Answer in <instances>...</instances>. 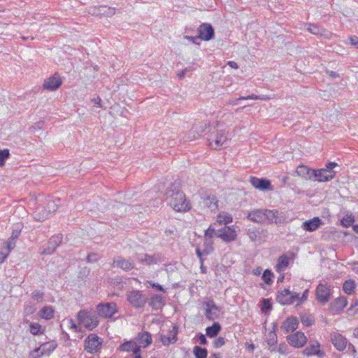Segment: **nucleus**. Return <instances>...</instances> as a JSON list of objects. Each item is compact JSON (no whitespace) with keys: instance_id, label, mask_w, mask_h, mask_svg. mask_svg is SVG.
Segmentation results:
<instances>
[{"instance_id":"nucleus-1","label":"nucleus","mask_w":358,"mask_h":358,"mask_svg":"<svg viewBox=\"0 0 358 358\" xmlns=\"http://www.w3.org/2000/svg\"><path fill=\"white\" fill-rule=\"evenodd\" d=\"M167 203L177 212H187L190 210L191 205L187 201L185 194L178 186L173 184L166 192Z\"/></svg>"},{"instance_id":"nucleus-2","label":"nucleus","mask_w":358,"mask_h":358,"mask_svg":"<svg viewBox=\"0 0 358 358\" xmlns=\"http://www.w3.org/2000/svg\"><path fill=\"white\" fill-rule=\"evenodd\" d=\"M247 218L253 222L262 223L267 220L270 223H280L282 219L278 210L255 209L248 213Z\"/></svg>"},{"instance_id":"nucleus-3","label":"nucleus","mask_w":358,"mask_h":358,"mask_svg":"<svg viewBox=\"0 0 358 358\" xmlns=\"http://www.w3.org/2000/svg\"><path fill=\"white\" fill-rule=\"evenodd\" d=\"M78 320L80 324L83 325L88 330H92L99 324V320L93 312L80 310L78 313Z\"/></svg>"},{"instance_id":"nucleus-4","label":"nucleus","mask_w":358,"mask_h":358,"mask_svg":"<svg viewBox=\"0 0 358 358\" xmlns=\"http://www.w3.org/2000/svg\"><path fill=\"white\" fill-rule=\"evenodd\" d=\"M129 303L136 308H143L148 301L147 297L139 290H131L127 294Z\"/></svg>"},{"instance_id":"nucleus-5","label":"nucleus","mask_w":358,"mask_h":358,"mask_svg":"<svg viewBox=\"0 0 358 358\" xmlns=\"http://www.w3.org/2000/svg\"><path fill=\"white\" fill-rule=\"evenodd\" d=\"M228 138L225 129L217 130L216 133H212L208 139L209 145L214 150L220 149L227 143Z\"/></svg>"},{"instance_id":"nucleus-6","label":"nucleus","mask_w":358,"mask_h":358,"mask_svg":"<svg viewBox=\"0 0 358 358\" xmlns=\"http://www.w3.org/2000/svg\"><path fill=\"white\" fill-rule=\"evenodd\" d=\"M102 343V338L95 334H90L85 341V350L90 353L96 352L101 348Z\"/></svg>"},{"instance_id":"nucleus-7","label":"nucleus","mask_w":358,"mask_h":358,"mask_svg":"<svg viewBox=\"0 0 358 358\" xmlns=\"http://www.w3.org/2000/svg\"><path fill=\"white\" fill-rule=\"evenodd\" d=\"M98 315L104 318L112 317L117 311L115 303H101L96 306Z\"/></svg>"},{"instance_id":"nucleus-8","label":"nucleus","mask_w":358,"mask_h":358,"mask_svg":"<svg viewBox=\"0 0 358 358\" xmlns=\"http://www.w3.org/2000/svg\"><path fill=\"white\" fill-rule=\"evenodd\" d=\"M298 298V293L291 292L288 289L278 292L276 295V301L282 305L292 304Z\"/></svg>"},{"instance_id":"nucleus-9","label":"nucleus","mask_w":358,"mask_h":358,"mask_svg":"<svg viewBox=\"0 0 358 358\" xmlns=\"http://www.w3.org/2000/svg\"><path fill=\"white\" fill-rule=\"evenodd\" d=\"M336 172L334 170H328L326 169H314L313 174V180L320 182L329 181L334 178Z\"/></svg>"},{"instance_id":"nucleus-10","label":"nucleus","mask_w":358,"mask_h":358,"mask_svg":"<svg viewBox=\"0 0 358 358\" xmlns=\"http://www.w3.org/2000/svg\"><path fill=\"white\" fill-rule=\"evenodd\" d=\"M315 294L319 302L326 303L331 299V287L327 284L320 283L316 287Z\"/></svg>"},{"instance_id":"nucleus-11","label":"nucleus","mask_w":358,"mask_h":358,"mask_svg":"<svg viewBox=\"0 0 358 358\" xmlns=\"http://www.w3.org/2000/svg\"><path fill=\"white\" fill-rule=\"evenodd\" d=\"M88 13L92 15L111 17L115 13V8L107 6H90Z\"/></svg>"},{"instance_id":"nucleus-12","label":"nucleus","mask_w":358,"mask_h":358,"mask_svg":"<svg viewBox=\"0 0 358 358\" xmlns=\"http://www.w3.org/2000/svg\"><path fill=\"white\" fill-rule=\"evenodd\" d=\"M205 306V315L207 319L214 320L218 317L220 308L216 306L215 302L209 300L204 303Z\"/></svg>"},{"instance_id":"nucleus-13","label":"nucleus","mask_w":358,"mask_h":358,"mask_svg":"<svg viewBox=\"0 0 358 358\" xmlns=\"http://www.w3.org/2000/svg\"><path fill=\"white\" fill-rule=\"evenodd\" d=\"M62 242V234H57L52 236L48 241L47 247L43 249L41 253L43 255H51L55 251L56 248L61 244Z\"/></svg>"},{"instance_id":"nucleus-14","label":"nucleus","mask_w":358,"mask_h":358,"mask_svg":"<svg viewBox=\"0 0 358 358\" xmlns=\"http://www.w3.org/2000/svg\"><path fill=\"white\" fill-rule=\"evenodd\" d=\"M288 343L296 348L303 347L306 341L307 338L304 334L301 331H297L294 334H291L287 337Z\"/></svg>"},{"instance_id":"nucleus-15","label":"nucleus","mask_w":358,"mask_h":358,"mask_svg":"<svg viewBox=\"0 0 358 358\" xmlns=\"http://www.w3.org/2000/svg\"><path fill=\"white\" fill-rule=\"evenodd\" d=\"M199 38L201 40L210 41L214 36V29L211 24L203 23L198 29Z\"/></svg>"},{"instance_id":"nucleus-16","label":"nucleus","mask_w":358,"mask_h":358,"mask_svg":"<svg viewBox=\"0 0 358 358\" xmlns=\"http://www.w3.org/2000/svg\"><path fill=\"white\" fill-rule=\"evenodd\" d=\"M236 232L229 227H224L222 229L217 230L216 236L225 242H231L236 238Z\"/></svg>"},{"instance_id":"nucleus-17","label":"nucleus","mask_w":358,"mask_h":358,"mask_svg":"<svg viewBox=\"0 0 358 358\" xmlns=\"http://www.w3.org/2000/svg\"><path fill=\"white\" fill-rule=\"evenodd\" d=\"M331 341L334 347L339 351H343L347 347V339L341 334H331Z\"/></svg>"},{"instance_id":"nucleus-18","label":"nucleus","mask_w":358,"mask_h":358,"mask_svg":"<svg viewBox=\"0 0 358 358\" xmlns=\"http://www.w3.org/2000/svg\"><path fill=\"white\" fill-rule=\"evenodd\" d=\"M62 80L56 74L45 79L43 83V88L49 91H54L62 85Z\"/></svg>"},{"instance_id":"nucleus-19","label":"nucleus","mask_w":358,"mask_h":358,"mask_svg":"<svg viewBox=\"0 0 358 358\" xmlns=\"http://www.w3.org/2000/svg\"><path fill=\"white\" fill-rule=\"evenodd\" d=\"M136 259L140 264L145 266L157 264L159 260V258L157 255H150L145 253L136 254Z\"/></svg>"},{"instance_id":"nucleus-20","label":"nucleus","mask_w":358,"mask_h":358,"mask_svg":"<svg viewBox=\"0 0 358 358\" xmlns=\"http://www.w3.org/2000/svg\"><path fill=\"white\" fill-rule=\"evenodd\" d=\"M303 354L307 356L317 355L319 357H324L325 353L320 349V344L317 341L310 343L303 350Z\"/></svg>"},{"instance_id":"nucleus-21","label":"nucleus","mask_w":358,"mask_h":358,"mask_svg":"<svg viewBox=\"0 0 358 358\" xmlns=\"http://www.w3.org/2000/svg\"><path fill=\"white\" fill-rule=\"evenodd\" d=\"M115 266L124 271H129L135 267L134 262L130 259H125L121 257H117L113 261Z\"/></svg>"},{"instance_id":"nucleus-22","label":"nucleus","mask_w":358,"mask_h":358,"mask_svg":"<svg viewBox=\"0 0 358 358\" xmlns=\"http://www.w3.org/2000/svg\"><path fill=\"white\" fill-rule=\"evenodd\" d=\"M322 224V220L318 217L303 222L301 227L308 231H315Z\"/></svg>"},{"instance_id":"nucleus-23","label":"nucleus","mask_w":358,"mask_h":358,"mask_svg":"<svg viewBox=\"0 0 358 358\" xmlns=\"http://www.w3.org/2000/svg\"><path fill=\"white\" fill-rule=\"evenodd\" d=\"M289 257L287 255H282L279 257L278 259V263L275 266V270L277 272L280 273L285 270V268L289 265V260L292 259L294 257V254L292 252L289 253Z\"/></svg>"},{"instance_id":"nucleus-24","label":"nucleus","mask_w":358,"mask_h":358,"mask_svg":"<svg viewBox=\"0 0 358 358\" xmlns=\"http://www.w3.org/2000/svg\"><path fill=\"white\" fill-rule=\"evenodd\" d=\"M50 210H48L46 207L43 205H40L34 213V218L35 220L43 222L50 217Z\"/></svg>"},{"instance_id":"nucleus-25","label":"nucleus","mask_w":358,"mask_h":358,"mask_svg":"<svg viewBox=\"0 0 358 358\" xmlns=\"http://www.w3.org/2000/svg\"><path fill=\"white\" fill-rule=\"evenodd\" d=\"M136 341L141 346L146 348L151 344L152 339L151 334L149 332L141 331L137 334Z\"/></svg>"},{"instance_id":"nucleus-26","label":"nucleus","mask_w":358,"mask_h":358,"mask_svg":"<svg viewBox=\"0 0 358 358\" xmlns=\"http://www.w3.org/2000/svg\"><path fill=\"white\" fill-rule=\"evenodd\" d=\"M251 184L257 189L260 190H266L270 188L271 182L269 180L256 177L250 178Z\"/></svg>"},{"instance_id":"nucleus-27","label":"nucleus","mask_w":358,"mask_h":358,"mask_svg":"<svg viewBox=\"0 0 358 358\" xmlns=\"http://www.w3.org/2000/svg\"><path fill=\"white\" fill-rule=\"evenodd\" d=\"M298 320L294 317H288L283 322L281 328L285 330V333L294 331L298 327Z\"/></svg>"},{"instance_id":"nucleus-28","label":"nucleus","mask_w":358,"mask_h":358,"mask_svg":"<svg viewBox=\"0 0 358 358\" xmlns=\"http://www.w3.org/2000/svg\"><path fill=\"white\" fill-rule=\"evenodd\" d=\"M313 170L304 165H299L296 170V173L299 177L306 180H313Z\"/></svg>"},{"instance_id":"nucleus-29","label":"nucleus","mask_w":358,"mask_h":358,"mask_svg":"<svg viewBox=\"0 0 358 358\" xmlns=\"http://www.w3.org/2000/svg\"><path fill=\"white\" fill-rule=\"evenodd\" d=\"M348 304L345 297H339L334 301L331 304V309L333 312L338 313L343 310Z\"/></svg>"},{"instance_id":"nucleus-30","label":"nucleus","mask_w":358,"mask_h":358,"mask_svg":"<svg viewBox=\"0 0 358 358\" xmlns=\"http://www.w3.org/2000/svg\"><path fill=\"white\" fill-rule=\"evenodd\" d=\"M57 346V343L52 341L41 345V346L38 347V350H40L41 353L43 355V356H49L56 349Z\"/></svg>"},{"instance_id":"nucleus-31","label":"nucleus","mask_w":358,"mask_h":358,"mask_svg":"<svg viewBox=\"0 0 358 358\" xmlns=\"http://www.w3.org/2000/svg\"><path fill=\"white\" fill-rule=\"evenodd\" d=\"M178 334V329L176 327H173L171 330L169 331L168 336L161 335V341L164 345H169L171 343H174L177 341L176 335Z\"/></svg>"},{"instance_id":"nucleus-32","label":"nucleus","mask_w":358,"mask_h":358,"mask_svg":"<svg viewBox=\"0 0 358 358\" xmlns=\"http://www.w3.org/2000/svg\"><path fill=\"white\" fill-rule=\"evenodd\" d=\"M200 124L201 125H194L189 131V135L194 133L192 136L193 138L201 136L205 132L206 129L209 127V123L208 122H201Z\"/></svg>"},{"instance_id":"nucleus-33","label":"nucleus","mask_w":358,"mask_h":358,"mask_svg":"<svg viewBox=\"0 0 358 358\" xmlns=\"http://www.w3.org/2000/svg\"><path fill=\"white\" fill-rule=\"evenodd\" d=\"M307 30L313 34L321 36H325L326 38H329V33L324 28L319 27L314 24H309L308 25Z\"/></svg>"},{"instance_id":"nucleus-34","label":"nucleus","mask_w":358,"mask_h":358,"mask_svg":"<svg viewBox=\"0 0 358 358\" xmlns=\"http://www.w3.org/2000/svg\"><path fill=\"white\" fill-rule=\"evenodd\" d=\"M204 205L211 211L218 209V200L215 195H208L203 199Z\"/></svg>"},{"instance_id":"nucleus-35","label":"nucleus","mask_w":358,"mask_h":358,"mask_svg":"<svg viewBox=\"0 0 358 358\" xmlns=\"http://www.w3.org/2000/svg\"><path fill=\"white\" fill-rule=\"evenodd\" d=\"M164 304V298L159 294H154L150 300L149 305L152 308V309H159Z\"/></svg>"},{"instance_id":"nucleus-36","label":"nucleus","mask_w":358,"mask_h":358,"mask_svg":"<svg viewBox=\"0 0 358 358\" xmlns=\"http://www.w3.org/2000/svg\"><path fill=\"white\" fill-rule=\"evenodd\" d=\"M55 310L52 306H45L39 312L38 316L45 320H50L54 317Z\"/></svg>"},{"instance_id":"nucleus-37","label":"nucleus","mask_w":358,"mask_h":358,"mask_svg":"<svg viewBox=\"0 0 358 358\" xmlns=\"http://www.w3.org/2000/svg\"><path fill=\"white\" fill-rule=\"evenodd\" d=\"M40 202L43 203V205H45L48 210H50V214L57 210V206L54 201L48 197H43L41 199H38Z\"/></svg>"},{"instance_id":"nucleus-38","label":"nucleus","mask_w":358,"mask_h":358,"mask_svg":"<svg viewBox=\"0 0 358 358\" xmlns=\"http://www.w3.org/2000/svg\"><path fill=\"white\" fill-rule=\"evenodd\" d=\"M221 330V326L217 322H214L210 327L206 328V335L210 338L216 336Z\"/></svg>"},{"instance_id":"nucleus-39","label":"nucleus","mask_w":358,"mask_h":358,"mask_svg":"<svg viewBox=\"0 0 358 358\" xmlns=\"http://www.w3.org/2000/svg\"><path fill=\"white\" fill-rule=\"evenodd\" d=\"M301 321L303 325L310 327L314 324L315 318L313 315L305 313L301 315Z\"/></svg>"},{"instance_id":"nucleus-40","label":"nucleus","mask_w":358,"mask_h":358,"mask_svg":"<svg viewBox=\"0 0 358 358\" xmlns=\"http://www.w3.org/2000/svg\"><path fill=\"white\" fill-rule=\"evenodd\" d=\"M355 288V281L352 280H345L343 285V290L347 294H351Z\"/></svg>"},{"instance_id":"nucleus-41","label":"nucleus","mask_w":358,"mask_h":358,"mask_svg":"<svg viewBox=\"0 0 358 358\" xmlns=\"http://www.w3.org/2000/svg\"><path fill=\"white\" fill-rule=\"evenodd\" d=\"M29 331L32 335L36 336L43 334L44 330L38 322H34L29 323Z\"/></svg>"},{"instance_id":"nucleus-42","label":"nucleus","mask_w":358,"mask_h":358,"mask_svg":"<svg viewBox=\"0 0 358 358\" xmlns=\"http://www.w3.org/2000/svg\"><path fill=\"white\" fill-rule=\"evenodd\" d=\"M193 352L196 358H206L208 355L207 350L198 345L194 346Z\"/></svg>"},{"instance_id":"nucleus-43","label":"nucleus","mask_w":358,"mask_h":358,"mask_svg":"<svg viewBox=\"0 0 358 358\" xmlns=\"http://www.w3.org/2000/svg\"><path fill=\"white\" fill-rule=\"evenodd\" d=\"M355 222L354 216L352 214L345 215L341 220V224L344 227H350Z\"/></svg>"},{"instance_id":"nucleus-44","label":"nucleus","mask_w":358,"mask_h":358,"mask_svg":"<svg viewBox=\"0 0 358 358\" xmlns=\"http://www.w3.org/2000/svg\"><path fill=\"white\" fill-rule=\"evenodd\" d=\"M238 99H243V100H248V99H253V100H264V101H268L270 99V97H268V96L266 95H262V96H258V95H256V94H251V95H249V96H240L238 98Z\"/></svg>"},{"instance_id":"nucleus-45","label":"nucleus","mask_w":358,"mask_h":358,"mask_svg":"<svg viewBox=\"0 0 358 358\" xmlns=\"http://www.w3.org/2000/svg\"><path fill=\"white\" fill-rule=\"evenodd\" d=\"M203 246H204V248L203 250V253L204 254V255H208L213 252V247L212 240L204 239Z\"/></svg>"},{"instance_id":"nucleus-46","label":"nucleus","mask_w":358,"mask_h":358,"mask_svg":"<svg viewBox=\"0 0 358 358\" xmlns=\"http://www.w3.org/2000/svg\"><path fill=\"white\" fill-rule=\"evenodd\" d=\"M217 233V231H216V229L213 227V224H210V227L205 231L204 239L211 240L214 236H216Z\"/></svg>"},{"instance_id":"nucleus-47","label":"nucleus","mask_w":358,"mask_h":358,"mask_svg":"<svg viewBox=\"0 0 358 358\" xmlns=\"http://www.w3.org/2000/svg\"><path fill=\"white\" fill-rule=\"evenodd\" d=\"M8 149L0 150V167L5 164V161L10 157Z\"/></svg>"},{"instance_id":"nucleus-48","label":"nucleus","mask_w":358,"mask_h":358,"mask_svg":"<svg viewBox=\"0 0 358 358\" xmlns=\"http://www.w3.org/2000/svg\"><path fill=\"white\" fill-rule=\"evenodd\" d=\"M134 343L135 342L131 341H126L120 345L119 350L122 352H131Z\"/></svg>"},{"instance_id":"nucleus-49","label":"nucleus","mask_w":358,"mask_h":358,"mask_svg":"<svg viewBox=\"0 0 358 358\" xmlns=\"http://www.w3.org/2000/svg\"><path fill=\"white\" fill-rule=\"evenodd\" d=\"M273 277V273L270 271L266 269L263 275H262V279L264 281V282L267 285H271L273 282L272 278Z\"/></svg>"},{"instance_id":"nucleus-50","label":"nucleus","mask_w":358,"mask_h":358,"mask_svg":"<svg viewBox=\"0 0 358 358\" xmlns=\"http://www.w3.org/2000/svg\"><path fill=\"white\" fill-rule=\"evenodd\" d=\"M101 256L99 253L92 252L87 256L86 260L87 263H94L101 259Z\"/></svg>"},{"instance_id":"nucleus-51","label":"nucleus","mask_w":358,"mask_h":358,"mask_svg":"<svg viewBox=\"0 0 358 358\" xmlns=\"http://www.w3.org/2000/svg\"><path fill=\"white\" fill-rule=\"evenodd\" d=\"M31 296L33 299L37 301H42L44 293L40 290H35L31 293Z\"/></svg>"},{"instance_id":"nucleus-52","label":"nucleus","mask_w":358,"mask_h":358,"mask_svg":"<svg viewBox=\"0 0 358 358\" xmlns=\"http://www.w3.org/2000/svg\"><path fill=\"white\" fill-rule=\"evenodd\" d=\"M271 303L268 299H264L262 300V310L264 313H266L267 311L271 310Z\"/></svg>"},{"instance_id":"nucleus-53","label":"nucleus","mask_w":358,"mask_h":358,"mask_svg":"<svg viewBox=\"0 0 358 358\" xmlns=\"http://www.w3.org/2000/svg\"><path fill=\"white\" fill-rule=\"evenodd\" d=\"M36 308L33 305H27L24 310V316L30 315L35 313Z\"/></svg>"},{"instance_id":"nucleus-54","label":"nucleus","mask_w":358,"mask_h":358,"mask_svg":"<svg viewBox=\"0 0 358 358\" xmlns=\"http://www.w3.org/2000/svg\"><path fill=\"white\" fill-rule=\"evenodd\" d=\"M43 355L41 353L40 350H38V348H35L32 351L29 352V358H41L43 357Z\"/></svg>"},{"instance_id":"nucleus-55","label":"nucleus","mask_w":358,"mask_h":358,"mask_svg":"<svg viewBox=\"0 0 358 358\" xmlns=\"http://www.w3.org/2000/svg\"><path fill=\"white\" fill-rule=\"evenodd\" d=\"M15 241L16 240L15 239H12V238H9L6 245V252L10 253V252L15 248Z\"/></svg>"},{"instance_id":"nucleus-56","label":"nucleus","mask_w":358,"mask_h":358,"mask_svg":"<svg viewBox=\"0 0 358 358\" xmlns=\"http://www.w3.org/2000/svg\"><path fill=\"white\" fill-rule=\"evenodd\" d=\"M248 236L250 238L252 241H255L258 236V233L257 231L253 229H249L248 231Z\"/></svg>"},{"instance_id":"nucleus-57","label":"nucleus","mask_w":358,"mask_h":358,"mask_svg":"<svg viewBox=\"0 0 358 358\" xmlns=\"http://www.w3.org/2000/svg\"><path fill=\"white\" fill-rule=\"evenodd\" d=\"M225 343V340L223 337H218L214 341V345L215 348H220Z\"/></svg>"},{"instance_id":"nucleus-58","label":"nucleus","mask_w":358,"mask_h":358,"mask_svg":"<svg viewBox=\"0 0 358 358\" xmlns=\"http://www.w3.org/2000/svg\"><path fill=\"white\" fill-rule=\"evenodd\" d=\"M21 232V228L20 227H17L15 229L13 230L12 234L10 238H12V239H17Z\"/></svg>"},{"instance_id":"nucleus-59","label":"nucleus","mask_w":358,"mask_h":358,"mask_svg":"<svg viewBox=\"0 0 358 358\" xmlns=\"http://www.w3.org/2000/svg\"><path fill=\"white\" fill-rule=\"evenodd\" d=\"M192 70V69L191 67H187L185 69H182L178 73V78L180 80L182 79L185 76L186 73Z\"/></svg>"},{"instance_id":"nucleus-60","label":"nucleus","mask_w":358,"mask_h":358,"mask_svg":"<svg viewBox=\"0 0 358 358\" xmlns=\"http://www.w3.org/2000/svg\"><path fill=\"white\" fill-rule=\"evenodd\" d=\"M141 345H138L136 344V342L134 343V345H133V348H132V352L135 355H140V352H141Z\"/></svg>"},{"instance_id":"nucleus-61","label":"nucleus","mask_w":358,"mask_h":358,"mask_svg":"<svg viewBox=\"0 0 358 358\" xmlns=\"http://www.w3.org/2000/svg\"><path fill=\"white\" fill-rule=\"evenodd\" d=\"M308 290L306 289L302 294V296L300 297L299 296V298L296 299V301H298L299 302H300L301 303H303V301H305L306 299H307V297H308Z\"/></svg>"},{"instance_id":"nucleus-62","label":"nucleus","mask_w":358,"mask_h":358,"mask_svg":"<svg viewBox=\"0 0 358 358\" xmlns=\"http://www.w3.org/2000/svg\"><path fill=\"white\" fill-rule=\"evenodd\" d=\"M196 254L197 255V257H199V262L200 263H203L204 262V259L203 258V255H204L203 253V250L201 251L199 248H197L196 249Z\"/></svg>"},{"instance_id":"nucleus-63","label":"nucleus","mask_w":358,"mask_h":358,"mask_svg":"<svg viewBox=\"0 0 358 358\" xmlns=\"http://www.w3.org/2000/svg\"><path fill=\"white\" fill-rule=\"evenodd\" d=\"M350 43L352 45L358 48V38L357 36H352L350 38Z\"/></svg>"},{"instance_id":"nucleus-64","label":"nucleus","mask_w":358,"mask_h":358,"mask_svg":"<svg viewBox=\"0 0 358 358\" xmlns=\"http://www.w3.org/2000/svg\"><path fill=\"white\" fill-rule=\"evenodd\" d=\"M350 310L355 311V313H358V299L351 305Z\"/></svg>"}]
</instances>
